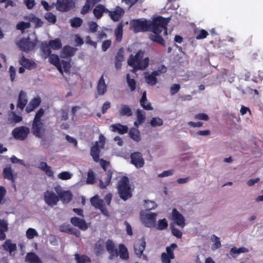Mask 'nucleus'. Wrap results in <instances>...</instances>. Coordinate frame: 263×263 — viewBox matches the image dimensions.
<instances>
[{
	"label": "nucleus",
	"instance_id": "nucleus-29",
	"mask_svg": "<svg viewBox=\"0 0 263 263\" xmlns=\"http://www.w3.org/2000/svg\"><path fill=\"white\" fill-rule=\"evenodd\" d=\"M77 49L69 45L65 46L61 52V57L64 58L71 57L74 55Z\"/></svg>",
	"mask_w": 263,
	"mask_h": 263
},
{
	"label": "nucleus",
	"instance_id": "nucleus-62",
	"mask_svg": "<svg viewBox=\"0 0 263 263\" xmlns=\"http://www.w3.org/2000/svg\"><path fill=\"white\" fill-rule=\"evenodd\" d=\"M174 259L173 257H170L167 254L163 252L161 255V260L162 263H171V259Z\"/></svg>",
	"mask_w": 263,
	"mask_h": 263
},
{
	"label": "nucleus",
	"instance_id": "nucleus-14",
	"mask_svg": "<svg viewBox=\"0 0 263 263\" xmlns=\"http://www.w3.org/2000/svg\"><path fill=\"white\" fill-rule=\"evenodd\" d=\"M130 158L131 163L134 164L136 168H141L144 165V160L140 153L134 152L132 153Z\"/></svg>",
	"mask_w": 263,
	"mask_h": 263
},
{
	"label": "nucleus",
	"instance_id": "nucleus-23",
	"mask_svg": "<svg viewBox=\"0 0 263 263\" xmlns=\"http://www.w3.org/2000/svg\"><path fill=\"white\" fill-rule=\"evenodd\" d=\"M101 148H102L100 147L98 141H96L95 144L92 146L90 148V155L92 157L93 160L96 162H98L100 160Z\"/></svg>",
	"mask_w": 263,
	"mask_h": 263
},
{
	"label": "nucleus",
	"instance_id": "nucleus-61",
	"mask_svg": "<svg viewBox=\"0 0 263 263\" xmlns=\"http://www.w3.org/2000/svg\"><path fill=\"white\" fill-rule=\"evenodd\" d=\"M62 68L64 69L65 72H69L71 68V65L69 62L62 60L61 62Z\"/></svg>",
	"mask_w": 263,
	"mask_h": 263
},
{
	"label": "nucleus",
	"instance_id": "nucleus-45",
	"mask_svg": "<svg viewBox=\"0 0 263 263\" xmlns=\"http://www.w3.org/2000/svg\"><path fill=\"white\" fill-rule=\"evenodd\" d=\"M176 248H177V245L176 243H172L170 246L166 247V252L165 254H167V255L170 256V257L175 258V254L174 253V251Z\"/></svg>",
	"mask_w": 263,
	"mask_h": 263
},
{
	"label": "nucleus",
	"instance_id": "nucleus-4",
	"mask_svg": "<svg viewBox=\"0 0 263 263\" xmlns=\"http://www.w3.org/2000/svg\"><path fill=\"white\" fill-rule=\"evenodd\" d=\"M117 188L119 196L122 199L126 200L132 196V192L127 177L124 176L119 180Z\"/></svg>",
	"mask_w": 263,
	"mask_h": 263
},
{
	"label": "nucleus",
	"instance_id": "nucleus-16",
	"mask_svg": "<svg viewBox=\"0 0 263 263\" xmlns=\"http://www.w3.org/2000/svg\"><path fill=\"white\" fill-rule=\"evenodd\" d=\"M28 98L26 93L23 90H21L17 101V108L23 110L26 106Z\"/></svg>",
	"mask_w": 263,
	"mask_h": 263
},
{
	"label": "nucleus",
	"instance_id": "nucleus-20",
	"mask_svg": "<svg viewBox=\"0 0 263 263\" xmlns=\"http://www.w3.org/2000/svg\"><path fill=\"white\" fill-rule=\"evenodd\" d=\"M101 0H86L85 5L81 10V13L85 15L91 10L95 5Z\"/></svg>",
	"mask_w": 263,
	"mask_h": 263
},
{
	"label": "nucleus",
	"instance_id": "nucleus-35",
	"mask_svg": "<svg viewBox=\"0 0 263 263\" xmlns=\"http://www.w3.org/2000/svg\"><path fill=\"white\" fill-rule=\"evenodd\" d=\"M147 102V100L146 99V92L145 91H144L142 93L141 99L140 100V104L145 110H153V108L151 106V104L149 102L147 103L146 105L144 104V103H146Z\"/></svg>",
	"mask_w": 263,
	"mask_h": 263
},
{
	"label": "nucleus",
	"instance_id": "nucleus-8",
	"mask_svg": "<svg viewBox=\"0 0 263 263\" xmlns=\"http://www.w3.org/2000/svg\"><path fill=\"white\" fill-rule=\"evenodd\" d=\"M90 202L96 209H99L104 215L106 216L109 215L108 211L106 208L103 200L100 199L98 195H96L92 197L90 199Z\"/></svg>",
	"mask_w": 263,
	"mask_h": 263
},
{
	"label": "nucleus",
	"instance_id": "nucleus-49",
	"mask_svg": "<svg viewBox=\"0 0 263 263\" xmlns=\"http://www.w3.org/2000/svg\"><path fill=\"white\" fill-rule=\"evenodd\" d=\"M126 80L128 86L130 87L131 91H133L136 89V83L134 79H130V74L127 73L126 74Z\"/></svg>",
	"mask_w": 263,
	"mask_h": 263
},
{
	"label": "nucleus",
	"instance_id": "nucleus-33",
	"mask_svg": "<svg viewBox=\"0 0 263 263\" xmlns=\"http://www.w3.org/2000/svg\"><path fill=\"white\" fill-rule=\"evenodd\" d=\"M2 246L4 250L8 251L10 253L15 251L17 249L16 244L12 243L10 239H7Z\"/></svg>",
	"mask_w": 263,
	"mask_h": 263
},
{
	"label": "nucleus",
	"instance_id": "nucleus-52",
	"mask_svg": "<svg viewBox=\"0 0 263 263\" xmlns=\"http://www.w3.org/2000/svg\"><path fill=\"white\" fill-rule=\"evenodd\" d=\"M70 25L73 28H78L80 27L82 23L83 20L80 17H74L70 20Z\"/></svg>",
	"mask_w": 263,
	"mask_h": 263
},
{
	"label": "nucleus",
	"instance_id": "nucleus-3",
	"mask_svg": "<svg viewBox=\"0 0 263 263\" xmlns=\"http://www.w3.org/2000/svg\"><path fill=\"white\" fill-rule=\"evenodd\" d=\"M105 244L106 250L110 254V259H112L114 257H117L119 255L120 258L123 260H126L128 259V252L127 248L124 244H120L119 245V251L111 239H108Z\"/></svg>",
	"mask_w": 263,
	"mask_h": 263
},
{
	"label": "nucleus",
	"instance_id": "nucleus-25",
	"mask_svg": "<svg viewBox=\"0 0 263 263\" xmlns=\"http://www.w3.org/2000/svg\"><path fill=\"white\" fill-rule=\"evenodd\" d=\"M113 172L111 170H108L105 173V177L104 178V182L102 180H99V186L101 189H106V187L110 184L112 178Z\"/></svg>",
	"mask_w": 263,
	"mask_h": 263
},
{
	"label": "nucleus",
	"instance_id": "nucleus-15",
	"mask_svg": "<svg viewBox=\"0 0 263 263\" xmlns=\"http://www.w3.org/2000/svg\"><path fill=\"white\" fill-rule=\"evenodd\" d=\"M172 219L176 223L183 228L184 227L185 223V219L183 216L176 209H173L172 213Z\"/></svg>",
	"mask_w": 263,
	"mask_h": 263
},
{
	"label": "nucleus",
	"instance_id": "nucleus-42",
	"mask_svg": "<svg viewBox=\"0 0 263 263\" xmlns=\"http://www.w3.org/2000/svg\"><path fill=\"white\" fill-rule=\"evenodd\" d=\"M48 44L51 48L53 50H58L62 46L61 40L59 39H55L49 41Z\"/></svg>",
	"mask_w": 263,
	"mask_h": 263
},
{
	"label": "nucleus",
	"instance_id": "nucleus-31",
	"mask_svg": "<svg viewBox=\"0 0 263 263\" xmlns=\"http://www.w3.org/2000/svg\"><path fill=\"white\" fill-rule=\"evenodd\" d=\"M59 199L64 203H69L72 199V195L69 191H63L58 194Z\"/></svg>",
	"mask_w": 263,
	"mask_h": 263
},
{
	"label": "nucleus",
	"instance_id": "nucleus-7",
	"mask_svg": "<svg viewBox=\"0 0 263 263\" xmlns=\"http://www.w3.org/2000/svg\"><path fill=\"white\" fill-rule=\"evenodd\" d=\"M30 133V129L25 126L16 127L12 132V135L14 139L18 140H25Z\"/></svg>",
	"mask_w": 263,
	"mask_h": 263
},
{
	"label": "nucleus",
	"instance_id": "nucleus-18",
	"mask_svg": "<svg viewBox=\"0 0 263 263\" xmlns=\"http://www.w3.org/2000/svg\"><path fill=\"white\" fill-rule=\"evenodd\" d=\"M70 222L72 225L79 228L81 230L85 231L87 229L88 226L85 220L77 217H72Z\"/></svg>",
	"mask_w": 263,
	"mask_h": 263
},
{
	"label": "nucleus",
	"instance_id": "nucleus-60",
	"mask_svg": "<svg viewBox=\"0 0 263 263\" xmlns=\"http://www.w3.org/2000/svg\"><path fill=\"white\" fill-rule=\"evenodd\" d=\"M123 53L124 51L123 48H121L119 49L115 56V61L123 62L124 61Z\"/></svg>",
	"mask_w": 263,
	"mask_h": 263
},
{
	"label": "nucleus",
	"instance_id": "nucleus-5",
	"mask_svg": "<svg viewBox=\"0 0 263 263\" xmlns=\"http://www.w3.org/2000/svg\"><path fill=\"white\" fill-rule=\"evenodd\" d=\"M39 42L37 37L35 35L32 41L29 37L22 38L17 45L22 51L28 53L34 49Z\"/></svg>",
	"mask_w": 263,
	"mask_h": 263
},
{
	"label": "nucleus",
	"instance_id": "nucleus-2",
	"mask_svg": "<svg viewBox=\"0 0 263 263\" xmlns=\"http://www.w3.org/2000/svg\"><path fill=\"white\" fill-rule=\"evenodd\" d=\"M144 52L139 50L135 55L131 54L128 60V64L133 68L134 71L145 69L149 64V58L146 57L143 59Z\"/></svg>",
	"mask_w": 263,
	"mask_h": 263
},
{
	"label": "nucleus",
	"instance_id": "nucleus-47",
	"mask_svg": "<svg viewBox=\"0 0 263 263\" xmlns=\"http://www.w3.org/2000/svg\"><path fill=\"white\" fill-rule=\"evenodd\" d=\"M60 230L61 232L67 233H74V228L70 227V224L63 223L60 226Z\"/></svg>",
	"mask_w": 263,
	"mask_h": 263
},
{
	"label": "nucleus",
	"instance_id": "nucleus-55",
	"mask_svg": "<svg viewBox=\"0 0 263 263\" xmlns=\"http://www.w3.org/2000/svg\"><path fill=\"white\" fill-rule=\"evenodd\" d=\"M209 35L208 32L204 29H200L197 33L196 36V40H202L205 39Z\"/></svg>",
	"mask_w": 263,
	"mask_h": 263
},
{
	"label": "nucleus",
	"instance_id": "nucleus-30",
	"mask_svg": "<svg viewBox=\"0 0 263 263\" xmlns=\"http://www.w3.org/2000/svg\"><path fill=\"white\" fill-rule=\"evenodd\" d=\"M38 167L41 171L44 172L46 174V175L49 177H53L54 173L52 170L51 167L50 166L48 165L46 162H40Z\"/></svg>",
	"mask_w": 263,
	"mask_h": 263
},
{
	"label": "nucleus",
	"instance_id": "nucleus-6",
	"mask_svg": "<svg viewBox=\"0 0 263 263\" xmlns=\"http://www.w3.org/2000/svg\"><path fill=\"white\" fill-rule=\"evenodd\" d=\"M130 29L135 33L148 31V22L146 19L133 20L130 23Z\"/></svg>",
	"mask_w": 263,
	"mask_h": 263
},
{
	"label": "nucleus",
	"instance_id": "nucleus-24",
	"mask_svg": "<svg viewBox=\"0 0 263 263\" xmlns=\"http://www.w3.org/2000/svg\"><path fill=\"white\" fill-rule=\"evenodd\" d=\"M41 103V99L40 97H35L31 100L26 107V111L30 113L37 108Z\"/></svg>",
	"mask_w": 263,
	"mask_h": 263
},
{
	"label": "nucleus",
	"instance_id": "nucleus-12",
	"mask_svg": "<svg viewBox=\"0 0 263 263\" xmlns=\"http://www.w3.org/2000/svg\"><path fill=\"white\" fill-rule=\"evenodd\" d=\"M124 10L119 6H117L113 11L108 10L107 11L109 16L114 22L119 21L124 15Z\"/></svg>",
	"mask_w": 263,
	"mask_h": 263
},
{
	"label": "nucleus",
	"instance_id": "nucleus-40",
	"mask_svg": "<svg viewBox=\"0 0 263 263\" xmlns=\"http://www.w3.org/2000/svg\"><path fill=\"white\" fill-rule=\"evenodd\" d=\"M8 115L10 118L9 120H10L11 122L17 123L20 122L23 120V118L21 116L17 115L13 111H9L8 113Z\"/></svg>",
	"mask_w": 263,
	"mask_h": 263
},
{
	"label": "nucleus",
	"instance_id": "nucleus-50",
	"mask_svg": "<svg viewBox=\"0 0 263 263\" xmlns=\"http://www.w3.org/2000/svg\"><path fill=\"white\" fill-rule=\"evenodd\" d=\"M163 124L162 119L159 117L153 118L150 122V124L152 127L160 126Z\"/></svg>",
	"mask_w": 263,
	"mask_h": 263
},
{
	"label": "nucleus",
	"instance_id": "nucleus-44",
	"mask_svg": "<svg viewBox=\"0 0 263 263\" xmlns=\"http://www.w3.org/2000/svg\"><path fill=\"white\" fill-rule=\"evenodd\" d=\"M96 182V177L93 171L91 169L88 170L87 173V177L86 179V183L89 184H93Z\"/></svg>",
	"mask_w": 263,
	"mask_h": 263
},
{
	"label": "nucleus",
	"instance_id": "nucleus-37",
	"mask_svg": "<svg viewBox=\"0 0 263 263\" xmlns=\"http://www.w3.org/2000/svg\"><path fill=\"white\" fill-rule=\"evenodd\" d=\"M119 112L121 116L130 117L133 115L131 108L127 105H122Z\"/></svg>",
	"mask_w": 263,
	"mask_h": 263
},
{
	"label": "nucleus",
	"instance_id": "nucleus-48",
	"mask_svg": "<svg viewBox=\"0 0 263 263\" xmlns=\"http://www.w3.org/2000/svg\"><path fill=\"white\" fill-rule=\"evenodd\" d=\"M137 120L139 122V124L143 123L146 118L145 112L142 111L140 109H138L136 112Z\"/></svg>",
	"mask_w": 263,
	"mask_h": 263
},
{
	"label": "nucleus",
	"instance_id": "nucleus-32",
	"mask_svg": "<svg viewBox=\"0 0 263 263\" xmlns=\"http://www.w3.org/2000/svg\"><path fill=\"white\" fill-rule=\"evenodd\" d=\"M124 24L123 22H120L115 30V35L117 41L121 42L122 39Z\"/></svg>",
	"mask_w": 263,
	"mask_h": 263
},
{
	"label": "nucleus",
	"instance_id": "nucleus-54",
	"mask_svg": "<svg viewBox=\"0 0 263 263\" xmlns=\"http://www.w3.org/2000/svg\"><path fill=\"white\" fill-rule=\"evenodd\" d=\"M26 237L29 239H33L35 236H38L37 231L33 228H29L26 231Z\"/></svg>",
	"mask_w": 263,
	"mask_h": 263
},
{
	"label": "nucleus",
	"instance_id": "nucleus-59",
	"mask_svg": "<svg viewBox=\"0 0 263 263\" xmlns=\"http://www.w3.org/2000/svg\"><path fill=\"white\" fill-rule=\"evenodd\" d=\"M146 82L151 85H155L157 82L156 78H155L152 74H149L145 77Z\"/></svg>",
	"mask_w": 263,
	"mask_h": 263
},
{
	"label": "nucleus",
	"instance_id": "nucleus-53",
	"mask_svg": "<svg viewBox=\"0 0 263 263\" xmlns=\"http://www.w3.org/2000/svg\"><path fill=\"white\" fill-rule=\"evenodd\" d=\"M168 227V223L166 219L163 218L160 219L158 221L157 229L159 230H163L166 229Z\"/></svg>",
	"mask_w": 263,
	"mask_h": 263
},
{
	"label": "nucleus",
	"instance_id": "nucleus-19",
	"mask_svg": "<svg viewBox=\"0 0 263 263\" xmlns=\"http://www.w3.org/2000/svg\"><path fill=\"white\" fill-rule=\"evenodd\" d=\"M108 9L102 4H98L93 10V14L95 18L97 20L100 19L103 15V14L107 13Z\"/></svg>",
	"mask_w": 263,
	"mask_h": 263
},
{
	"label": "nucleus",
	"instance_id": "nucleus-27",
	"mask_svg": "<svg viewBox=\"0 0 263 263\" xmlns=\"http://www.w3.org/2000/svg\"><path fill=\"white\" fill-rule=\"evenodd\" d=\"M48 57L49 62L55 66L61 73H63L61 63L58 55L54 54H51Z\"/></svg>",
	"mask_w": 263,
	"mask_h": 263
},
{
	"label": "nucleus",
	"instance_id": "nucleus-36",
	"mask_svg": "<svg viewBox=\"0 0 263 263\" xmlns=\"http://www.w3.org/2000/svg\"><path fill=\"white\" fill-rule=\"evenodd\" d=\"M41 49L45 59L51 54V48L46 42H42Z\"/></svg>",
	"mask_w": 263,
	"mask_h": 263
},
{
	"label": "nucleus",
	"instance_id": "nucleus-9",
	"mask_svg": "<svg viewBox=\"0 0 263 263\" xmlns=\"http://www.w3.org/2000/svg\"><path fill=\"white\" fill-rule=\"evenodd\" d=\"M44 123L43 121L33 120L31 126L32 134L37 138H42L45 133Z\"/></svg>",
	"mask_w": 263,
	"mask_h": 263
},
{
	"label": "nucleus",
	"instance_id": "nucleus-51",
	"mask_svg": "<svg viewBox=\"0 0 263 263\" xmlns=\"http://www.w3.org/2000/svg\"><path fill=\"white\" fill-rule=\"evenodd\" d=\"M45 18L47 21L48 22L51 24H55L57 22V17L55 15L53 14L51 12H47L45 14Z\"/></svg>",
	"mask_w": 263,
	"mask_h": 263
},
{
	"label": "nucleus",
	"instance_id": "nucleus-10",
	"mask_svg": "<svg viewBox=\"0 0 263 263\" xmlns=\"http://www.w3.org/2000/svg\"><path fill=\"white\" fill-rule=\"evenodd\" d=\"M57 10L60 12H68L75 7L72 0H57Z\"/></svg>",
	"mask_w": 263,
	"mask_h": 263
},
{
	"label": "nucleus",
	"instance_id": "nucleus-43",
	"mask_svg": "<svg viewBox=\"0 0 263 263\" xmlns=\"http://www.w3.org/2000/svg\"><path fill=\"white\" fill-rule=\"evenodd\" d=\"M104 242L101 239H100L95 245V250L97 255L101 254L104 250Z\"/></svg>",
	"mask_w": 263,
	"mask_h": 263
},
{
	"label": "nucleus",
	"instance_id": "nucleus-1",
	"mask_svg": "<svg viewBox=\"0 0 263 263\" xmlns=\"http://www.w3.org/2000/svg\"><path fill=\"white\" fill-rule=\"evenodd\" d=\"M171 20V17L164 18L161 16H157L153 18L152 21L148 23V31L152 32L154 34H151L149 39L163 46H165V42L163 37L160 35V33L163 31V34L166 35L167 34V26Z\"/></svg>",
	"mask_w": 263,
	"mask_h": 263
},
{
	"label": "nucleus",
	"instance_id": "nucleus-34",
	"mask_svg": "<svg viewBox=\"0 0 263 263\" xmlns=\"http://www.w3.org/2000/svg\"><path fill=\"white\" fill-rule=\"evenodd\" d=\"M129 136L131 139L136 142H139L141 139L140 132L137 128L132 127L129 132Z\"/></svg>",
	"mask_w": 263,
	"mask_h": 263
},
{
	"label": "nucleus",
	"instance_id": "nucleus-13",
	"mask_svg": "<svg viewBox=\"0 0 263 263\" xmlns=\"http://www.w3.org/2000/svg\"><path fill=\"white\" fill-rule=\"evenodd\" d=\"M44 200L49 205L53 206L57 204L59 200V198L56 194L52 192L47 191L44 194Z\"/></svg>",
	"mask_w": 263,
	"mask_h": 263
},
{
	"label": "nucleus",
	"instance_id": "nucleus-56",
	"mask_svg": "<svg viewBox=\"0 0 263 263\" xmlns=\"http://www.w3.org/2000/svg\"><path fill=\"white\" fill-rule=\"evenodd\" d=\"M72 174L68 172H62L59 173L58 175V177L63 180H66L70 179L72 177Z\"/></svg>",
	"mask_w": 263,
	"mask_h": 263
},
{
	"label": "nucleus",
	"instance_id": "nucleus-58",
	"mask_svg": "<svg viewBox=\"0 0 263 263\" xmlns=\"http://www.w3.org/2000/svg\"><path fill=\"white\" fill-rule=\"evenodd\" d=\"M45 112V110L43 108H40L36 112L33 120L38 121H42L41 120V118L44 115Z\"/></svg>",
	"mask_w": 263,
	"mask_h": 263
},
{
	"label": "nucleus",
	"instance_id": "nucleus-39",
	"mask_svg": "<svg viewBox=\"0 0 263 263\" xmlns=\"http://www.w3.org/2000/svg\"><path fill=\"white\" fill-rule=\"evenodd\" d=\"M74 259L77 263H90V257L86 255H80L78 253L74 254Z\"/></svg>",
	"mask_w": 263,
	"mask_h": 263
},
{
	"label": "nucleus",
	"instance_id": "nucleus-17",
	"mask_svg": "<svg viewBox=\"0 0 263 263\" xmlns=\"http://www.w3.org/2000/svg\"><path fill=\"white\" fill-rule=\"evenodd\" d=\"M146 242L144 237L139 239L134 245V250L136 254L140 257L145 249Z\"/></svg>",
	"mask_w": 263,
	"mask_h": 263
},
{
	"label": "nucleus",
	"instance_id": "nucleus-26",
	"mask_svg": "<svg viewBox=\"0 0 263 263\" xmlns=\"http://www.w3.org/2000/svg\"><path fill=\"white\" fill-rule=\"evenodd\" d=\"M97 90L99 95L102 96L107 91V85L105 84L104 76L102 75L98 83Z\"/></svg>",
	"mask_w": 263,
	"mask_h": 263
},
{
	"label": "nucleus",
	"instance_id": "nucleus-38",
	"mask_svg": "<svg viewBox=\"0 0 263 263\" xmlns=\"http://www.w3.org/2000/svg\"><path fill=\"white\" fill-rule=\"evenodd\" d=\"M26 260L30 263H43L37 255L33 252H30L27 254Z\"/></svg>",
	"mask_w": 263,
	"mask_h": 263
},
{
	"label": "nucleus",
	"instance_id": "nucleus-21",
	"mask_svg": "<svg viewBox=\"0 0 263 263\" xmlns=\"http://www.w3.org/2000/svg\"><path fill=\"white\" fill-rule=\"evenodd\" d=\"M4 178L10 180L14 183V186H15V179L16 178L17 174H14L11 166H7L4 168L3 172Z\"/></svg>",
	"mask_w": 263,
	"mask_h": 263
},
{
	"label": "nucleus",
	"instance_id": "nucleus-57",
	"mask_svg": "<svg viewBox=\"0 0 263 263\" xmlns=\"http://www.w3.org/2000/svg\"><path fill=\"white\" fill-rule=\"evenodd\" d=\"M30 27L29 22H20L16 25V29L21 31L29 28Z\"/></svg>",
	"mask_w": 263,
	"mask_h": 263
},
{
	"label": "nucleus",
	"instance_id": "nucleus-63",
	"mask_svg": "<svg viewBox=\"0 0 263 263\" xmlns=\"http://www.w3.org/2000/svg\"><path fill=\"white\" fill-rule=\"evenodd\" d=\"M31 22L35 24V27H40L43 25V22L42 21V20L38 18L37 17H36L35 16H33L31 18Z\"/></svg>",
	"mask_w": 263,
	"mask_h": 263
},
{
	"label": "nucleus",
	"instance_id": "nucleus-46",
	"mask_svg": "<svg viewBox=\"0 0 263 263\" xmlns=\"http://www.w3.org/2000/svg\"><path fill=\"white\" fill-rule=\"evenodd\" d=\"M211 240L214 242L212 246V250H214L215 249H217L221 247V245L220 238L215 235H213L212 236Z\"/></svg>",
	"mask_w": 263,
	"mask_h": 263
},
{
	"label": "nucleus",
	"instance_id": "nucleus-22",
	"mask_svg": "<svg viewBox=\"0 0 263 263\" xmlns=\"http://www.w3.org/2000/svg\"><path fill=\"white\" fill-rule=\"evenodd\" d=\"M19 63L22 66L29 70L36 67V64L34 61L26 58L23 54Z\"/></svg>",
	"mask_w": 263,
	"mask_h": 263
},
{
	"label": "nucleus",
	"instance_id": "nucleus-64",
	"mask_svg": "<svg viewBox=\"0 0 263 263\" xmlns=\"http://www.w3.org/2000/svg\"><path fill=\"white\" fill-rule=\"evenodd\" d=\"M180 89V85L179 84H173L170 88L171 95H174L177 93Z\"/></svg>",
	"mask_w": 263,
	"mask_h": 263
},
{
	"label": "nucleus",
	"instance_id": "nucleus-11",
	"mask_svg": "<svg viewBox=\"0 0 263 263\" xmlns=\"http://www.w3.org/2000/svg\"><path fill=\"white\" fill-rule=\"evenodd\" d=\"M157 216V214L155 213H147L141 216V221L145 227L148 228L154 227L156 224Z\"/></svg>",
	"mask_w": 263,
	"mask_h": 263
},
{
	"label": "nucleus",
	"instance_id": "nucleus-41",
	"mask_svg": "<svg viewBox=\"0 0 263 263\" xmlns=\"http://www.w3.org/2000/svg\"><path fill=\"white\" fill-rule=\"evenodd\" d=\"M248 252L249 250L247 248L242 247L237 248L236 247H234L231 249L230 254L233 256V257H235V256L234 254H239L242 253H247Z\"/></svg>",
	"mask_w": 263,
	"mask_h": 263
},
{
	"label": "nucleus",
	"instance_id": "nucleus-28",
	"mask_svg": "<svg viewBox=\"0 0 263 263\" xmlns=\"http://www.w3.org/2000/svg\"><path fill=\"white\" fill-rule=\"evenodd\" d=\"M110 127L112 128V132H118L121 135L126 134L128 131V128L127 125H122L120 123L112 124Z\"/></svg>",
	"mask_w": 263,
	"mask_h": 263
}]
</instances>
